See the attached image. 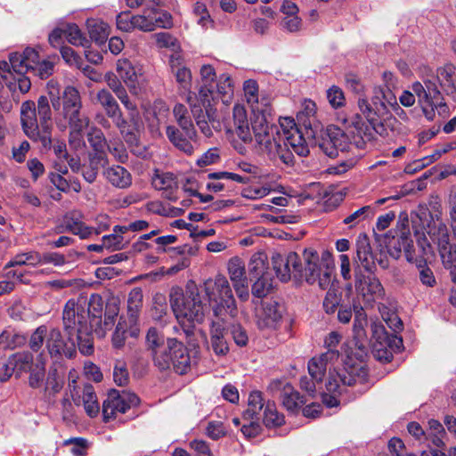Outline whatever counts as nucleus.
I'll return each instance as SVG.
<instances>
[{
	"label": "nucleus",
	"instance_id": "obj_1",
	"mask_svg": "<svg viewBox=\"0 0 456 456\" xmlns=\"http://www.w3.org/2000/svg\"><path fill=\"white\" fill-rule=\"evenodd\" d=\"M243 90L247 102L251 106L254 115L252 127L254 138L258 151L266 155L269 159H281L290 164L292 155L279 143V129L272 123V107L270 99L266 96L258 98V85L256 81L248 79L244 82Z\"/></svg>",
	"mask_w": 456,
	"mask_h": 456
},
{
	"label": "nucleus",
	"instance_id": "obj_2",
	"mask_svg": "<svg viewBox=\"0 0 456 456\" xmlns=\"http://www.w3.org/2000/svg\"><path fill=\"white\" fill-rule=\"evenodd\" d=\"M411 89L416 94L418 103L428 120H434L436 113L445 118L450 109L443 92L456 97V66L446 63L438 67L435 72L423 75L421 81L412 83Z\"/></svg>",
	"mask_w": 456,
	"mask_h": 456
},
{
	"label": "nucleus",
	"instance_id": "obj_3",
	"mask_svg": "<svg viewBox=\"0 0 456 456\" xmlns=\"http://www.w3.org/2000/svg\"><path fill=\"white\" fill-rule=\"evenodd\" d=\"M52 110L49 99L41 95L37 108L33 101H26L20 106V122L25 134L35 142H40L45 149L52 144Z\"/></svg>",
	"mask_w": 456,
	"mask_h": 456
},
{
	"label": "nucleus",
	"instance_id": "obj_4",
	"mask_svg": "<svg viewBox=\"0 0 456 456\" xmlns=\"http://www.w3.org/2000/svg\"><path fill=\"white\" fill-rule=\"evenodd\" d=\"M169 297L175 318L181 325H188L183 331L187 337L191 336L193 333L192 326L205 321L208 313V305L203 303L196 287L188 288L185 294L179 288L172 289Z\"/></svg>",
	"mask_w": 456,
	"mask_h": 456
},
{
	"label": "nucleus",
	"instance_id": "obj_5",
	"mask_svg": "<svg viewBox=\"0 0 456 456\" xmlns=\"http://www.w3.org/2000/svg\"><path fill=\"white\" fill-rule=\"evenodd\" d=\"M300 258L298 281L327 289L331 284L335 269L332 254L326 249L317 251L309 248L303 250Z\"/></svg>",
	"mask_w": 456,
	"mask_h": 456
},
{
	"label": "nucleus",
	"instance_id": "obj_6",
	"mask_svg": "<svg viewBox=\"0 0 456 456\" xmlns=\"http://www.w3.org/2000/svg\"><path fill=\"white\" fill-rule=\"evenodd\" d=\"M79 314H75L74 322H77V339L78 349L83 354L89 355L94 352L93 330L97 332V326L102 322V300L99 295H92L89 302L85 298L70 299Z\"/></svg>",
	"mask_w": 456,
	"mask_h": 456
},
{
	"label": "nucleus",
	"instance_id": "obj_7",
	"mask_svg": "<svg viewBox=\"0 0 456 456\" xmlns=\"http://www.w3.org/2000/svg\"><path fill=\"white\" fill-rule=\"evenodd\" d=\"M411 223L417 244L424 255L431 251V244L427 236L437 247L450 241L449 231L442 218V211L439 208L433 211L421 210L415 218H412Z\"/></svg>",
	"mask_w": 456,
	"mask_h": 456
},
{
	"label": "nucleus",
	"instance_id": "obj_8",
	"mask_svg": "<svg viewBox=\"0 0 456 456\" xmlns=\"http://www.w3.org/2000/svg\"><path fill=\"white\" fill-rule=\"evenodd\" d=\"M75 314H79V309L73 302L65 304L62 313L63 329L66 338H63L59 329L53 328L49 330L46 339V348L49 354L56 359L62 356L72 358L76 354V346H78L77 339V322H74Z\"/></svg>",
	"mask_w": 456,
	"mask_h": 456
},
{
	"label": "nucleus",
	"instance_id": "obj_9",
	"mask_svg": "<svg viewBox=\"0 0 456 456\" xmlns=\"http://www.w3.org/2000/svg\"><path fill=\"white\" fill-rule=\"evenodd\" d=\"M204 290L208 298L213 314L217 318L225 314L235 316L237 306L228 280L224 275H216L204 282Z\"/></svg>",
	"mask_w": 456,
	"mask_h": 456
},
{
	"label": "nucleus",
	"instance_id": "obj_10",
	"mask_svg": "<svg viewBox=\"0 0 456 456\" xmlns=\"http://www.w3.org/2000/svg\"><path fill=\"white\" fill-rule=\"evenodd\" d=\"M358 106L372 127L379 134L382 132L376 128V126L380 123L381 118L387 115L390 109L403 112L397 102L395 94L393 92L385 91L381 86L373 88L370 102L367 99L362 98L358 101Z\"/></svg>",
	"mask_w": 456,
	"mask_h": 456
},
{
	"label": "nucleus",
	"instance_id": "obj_11",
	"mask_svg": "<svg viewBox=\"0 0 456 456\" xmlns=\"http://www.w3.org/2000/svg\"><path fill=\"white\" fill-rule=\"evenodd\" d=\"M152 360L159 370H173L179 375L187 373L191 363L188 349L176 338H167L166 346Z\"/></svg>",
	"mask_w": 456,
	"mask_h": 456
},
{
	"label": "nucleus",
	"instance_id": "obj_12",
	"mask_svg": "<svg viewBox=\"0 0 456 456\" xmlns=\"http://www.w3.org/2000/svg\"><path fill=\"white\" fill-rule=\"evenodd\" d=\"M233 97V83L231 77L222 74L216 84L214 86H201L199 91V101L204 109H207L208 115L218 100L224 104H229Z\"/></svg>",
	"mask_w": 456,
	"mask_h": 456
},
{
	"label": "nucleus",
	"instance_id": "obj_13",
	"mask_svg": "<svg viewBox=\"0 0 456 456\" xmlns=\"http://www.w3.org/2000/svg\"><path fill=\"white\" fill-rule=\"evenodd\" d=\"M355 368L350 366L349 369H344L336 373L330 372L325 383L326 392L322 389L319 393L324 404L331 408L338 403V395H341L346 387L355 384L357 377L354 374Z\"/></svg>",
	"mask_w": 456,
	"mask_h": 456
},
{
	"label": "nucleus",
	"instance_id": "obj_14",
	"mask_svg": "<svg viewBox=\"0 0 456 456\" xmlns=\"http://www.w3.org/2000/svg\"><path fill=\"white\" fill-rule=\"evenodd\" d=\"M354 288L357 298L366 307H372L375 302L385 297V289L380 281L376 276L365 274L357 268H354Z\"/></svg>",
	"mask_w": 456,
	"mask_h": 456
},
{
	"label": "nucleus",
	"instance_id": "obj_15",
	"mask_svg": "<svg viewBox=\"0 0 456 456\" xmlns=\"http://www.w3.org/2000/svg\"><path fill=\"white\" fill-rule=\"evenodd\" d=\"M139 403V398L128 391L119 392L111 389L102 403V416L104 422L116 418L117 413H125L132 406Z\"/></svg>",
	"mask_w": 456,
	"mask_h": 456
},
{
	"label": "nucleus",
	"instance_id": "obj_16",
	"mask_svg": "<svg viewBox=\"0 0 456 456\" xmlns=\"http://www.w3.org/2000/svg\"><path fill=\"white\" fill-rule=\"evenodd\" d=\"M272 264L281 281L287 282L292 277L298 281L301 258L297 253L292 251L287 254L274 253L272 256Z\"/></svg>",
	"mask_w": 456,
	"mask_h": 456
},
{
	"label": "nucleus",
	"instance_id": "obj_17",
	"mask_svg": "<svg viewBox=\"0 0 456 456\" xmlns=\"http://www.w3.org/2000/svg\"><path fill=\"white\" fill-rule=\"evenodd\" d=\"M61 115L67 122L90 120V118L82 112V98L79 91L75 86H66L61 94Z\"/></svg>",
	"mask_w": 456,
	"mask_h": 456
},
{
	"label": "nucleus",
	"instance_id": "obj_18",
	"mask_svg": "<svg viewBox=\"0 0 456 456\" xmlns=\"http://www.w3.org/2000/svg\"><path fill=\"white\" fill-rule=\"evenodd\" d=\"M117 73L130 93L138 95L142 88L143 81L142 69L133 65L127 59L117 61Z\"/></svg>",
	"mask_w": 456,
	"mask_h": 456
},
{
	"label": "nucleus",
	"instance_id": "obj_19",
	"mask_svg": "<svg viewBox=\"0 0 456 456\" xmlns=\"http://www.w3.org/2000/svg\"><path fill=\"white\" fill-rule=\"evenodd\" d=\"M336 359V354L333 352H325L319 356L313 357L308 362V373L312 377L313 379L315 380L317 384H322L323 377L326 374L327 370H329V375L330 372L336 373L337 371H341L346 367L337 368L334 366Z\"/></svg>",
	"mask_w": 456,
	"mask_h": 456
},
{
	"label": "nucleus",
	"instance_id": "obj_20",
	"mask_svg": "<svg viewBox=\"0 0 456 456\" xmlns=\"http://www.w3.org/2000/svg\"><path fill=\"white\" fill-rule=\"evenodd\" d=\"M276 301H263L261 307L256 309V325L260 330H275L281 320V312Z\"/></svg>",
	"mask_w": 456,
	"mask_h": 456
},
{
	"label": "nucleus",
	"instance_id": "obj_21",
	"mask_svg": "<svg viewBox=\"0 0 456 456\" xmlns=\"http://www.w3.org/2000/svg\"><path fill=\"white\" fill-rule=\"evenodd\" d=\"M275 137H279V144L281 147L287 149L292 155V161L290 164H286L281 159H270L276 165L284 164L287 167H292L295 162V158L292 153V151L299 156H306L309 153V149L307 147L305 140L302 133L299 131V129H294L292 133L286 135L285 137H282L281 134H280V133L277 134Z\"/></svg>",
	"mask_w": 456,
	"mask_h": 456
},
{
	"label": "nucleus",
	"instance_id": "obj_22",
	"mask_svg": "<svg viewBox=\"0 0 456 456\" xmlns=\"http://www.w3.org/2000/svg\"><path fill=\"white\" fill-rule=\"evenodd\" d=\"M386 247L393 258L398 259L403 251L408 262L414 261L413 240L409 230L403 229L398 236L389 238Z\"/></svg>",
	"mask_w": 456,
	"mask_h": 456
},
{
	"label": "nucleus",
	"instance_id": "obj_23",
	"mask_svg": "<svg viewBox=\"0 0 456 456\" xmlns=\"http://www.w3.org/2000/svg\"><path fill=\"white\" fill-rule=\"evenodd\" d=\"M33 355L28 352H19L12 354L4 364L2 380H8L16 372L18 375L31 370Z\"/></svg>",
	"mask_w": 456,
	"mask_h": 456
},
{
	"label": "nucleus",
	"instance_id": "obj_24",
	"mask_svg": "<svg viewBox=\"0 0 456 456\" xmlns=\"http://www.w3.org/2000/svg\"><path fill=\"white\" fill-rule=\"evenodd\" d=\"M233 130L235 134L245 143L253 142V127L249 126L244 105L236 103L232 110Z\"/></svg>",
	"mask_w": 456,
	"mask_h": 456
},
{
	"label": "nucleus",
	"instance_id": "obj_25",
	"mask_svg": "<svg viewBox=\"0 0 456 456\" xmlns=\"http://www.w3.org/2000/svg\"><path fill=\"white\" fill-rule=\"evenodd\" d=\"M187 102L189 103L191 114L200 132L206 137H210L213 134V132L208 123L214 121L213 109L210 110V116H208L207 109H205L204 111L202 109L204 107L201 102L191 94L187 97Z\"/></svg>",
	"mask_w": 456,
	"mask_h": 456
},
{
	"label": "nucleus",
	"instance_id": "obj_26",
	"mask_svg": "<svg viewBox=\"0 0 456 456\" xmlns=\"http://www.w3.org/2000/svg\"><path fill=\"white\" fill-rule=\"evenodd\" d=\"M169 68L179 86L184 90H188L191 84V72L185 66L181 53H174L170 55Z\"/></svg>",
	"mask_w": 456,
	"mask_h": 456
},
{
	"label": "nucleus",
	"instance_id": "obj_27",
	"mask_svg": "<svg viewBox=\"0 0 456 456\" xmlns=\"http://www.w3.org/2000/svg\"><path fill=\"white\" fill-rule=\"evenodd\" d=\"M224 322L222 318L211 322L209 330L211 348L218 356H224L229 352V346L224 337Z\"/></svg>",
	"mask_w": 456,
	"mask_h": 456
},
{
	"label": "nucleus",
	"instance_id": "obj_28",
	"mask_svg": "<svg viewBox=\"0 0 456 456\" xmlns=\"http://www.w3.org/2000/svg\"><path fill=\"white\" fill-rule=\"evenodd\" d=\"M115 126L118 128L121 135L127 144L131 147L138 145L137 131L139 126L140 117L136 118V126L124 118L121 110H118L114 116L110 117Z\"/></svg>",
	"mask_w": 456,
	"mask_h": 456
},
{
	"label": "nucleus",
	"instance_id": "obj_29",
	"mask_svg": "<svg viewBox=\"0 0 456 456\" xmlns=\"http://www.w3.org/2000/svg\"><path fill=\"white\" fill-rule=\"evenodd\" d=\"M102 175L108 183L118 189H126L132 184V175L122 166L112 165L103 169Z\"/></svg>",
	"mask_w": 456,
	"mask_h": 456
},
{
	"label": "nucleus",
	"instance_id": "obj_30",
	"mask_svg": "<svg viewBox=\"0 0 456 456\" xmlns=\"http://www.w3.org/2000/svg\"><path fill=\"white\" fill-rule=\"evenodd\" d=\"M37 59V50L34 48H26L22 53H13L10 54L9 69L17 74H24L31 70L32 63Z\"/></svg>",
	"mask_w": 456,
	"mask_h": 456
},
{
	"label": "nucleus",
	"instance_id": "obj_31",
	"mask_svg": "<svg viewBox=\"0 0 456 456\" xmlns=\"http://www.w3.org/2000/svg\"><path fill=\"white\" fill-rule=\"evenodd\" d=\"M356 266L355 268L372 273L375 268L374 256L371 251L370 245L366 236L359 238L356 241Z\"/></svg>",
	"mask_w": 456,
	"mask_h": 456
},
{
	"label": "nucleus",
	"instance_id": "obj_32",
	"mask_svg": "<svg viewBox=\"0 0 456 456\" xmlns=\"http://www.w3.org/2000/svg\"><path fill=\"white\" fill-rule=\"evenodd\" d=\"M63 225L65 228H59V232L69 231L81 239H87L93 235V228L84 224L79 219V214L76 212H69L64 216Z\"/></svg>",
	"mask_w": 456,
	"mask_h": 456
},
{
	"label": "nucleus",
	"instance_id": "obj_33",
	"mask_svg": "<svg viewBox=\"0 0 456 456\" xmlns=\"http://www.w3.org/2000/svg\"><path fill=\"white\" fill-rule=\"evenodd\" d=\"M107 153H88V162L83 166L82 175L89 183H94L98 175L101 167L108 164Z\"/></svg>",
	"mask_w": 456,
	"mask_h": 456
},
{
	"label": "nucleus",
	"instance_id": "obj_34",
	"mask_svg": "<svg viewBox=\"0 0 456 456\" xmlns=\"http://www.w3.org/2000/svg\"><path fill=\"white\" fill-rule=\"evenodd\" d=\"M166 134L172 144L179 151L187 155H191L194 151V147L191 143V139H189L183 132H181L175 126H167L166 128Z\"/></svg>",
	"mask_w": 456,
	"mask_h": 456
},
{
	"label": "nucleus",
	"instance_id": "obj_35",
	"mask_svg": "<svg viewBox=\"0 0 456 456\" xmlns=\"http://www.w3.org/2000/svg\"><path fill=\"white\" fill-rule=\"evenodd\" d=\"M69 127V143L75 150L85 146L84 131L88 127L90 120L67 122Z\"/></svg>",
	"mask_w": 456,
	"mask_h": 456
},
{
	"label": "nucleus",
	"instance_id": "obj_36",
	"mask_svg": "<svg viewBox=\"0 0 456 456\" xmlns=\"http://www.w3.org/2000/svg\"><path fill=\"white\" fill-rule=\"evenodd\" d=\"M121 227L122 225L114 226L112 233L102 237V240L104 242L105 248L121 250L129 244L131 238L126 235V232L118 231Z\"/></svg>",
	"mask_w": 456,
	"mask_h": 456
},
{
	"label": "nucleus",
	"instance_id": "obj_37",
	"mask_svg": "<svg viewBox=\"0 0 456 456\" xmlns=\"http://www.w3.org/2000/svg\"><path fill=\"white\" fill-rule=\"evenodd\" d=\"M158 9L155 7H146L142 14L134 15V29L142 32H151L155 30V14Z\"/></svg>",
	"mask_w": 456,
	"mask_h": 456
},
{
	"label": "nucleus",
	"instance_id": "obj_38",
	"mask_svg": "<svg viewBox=\"0 0 456 456\" xmlns=\"http://www.w3.org/2000/svg\"><path fill=\"white\" fill-rule=\"evenodd\" d=\"M444 268L450 271L451 279L456 281V247L450 241L438 247Z\"/></svg>",
	"mask_w": 456,
	"mask_h": 456
},
{
	"label": "nucleus",
	"instance_id": "obj_39",
	"mask_svg": "<svg viewBox=\"0 0 456 456\" xmlns=\"http://www.w3.org/2000/svg\"><path fill=\"white\" fill-rule=\"evenodd\" d=\"M281 399L283 406L290 411L299 409L305 403L303 397L289 384L282 387Z\"/></svg>",
	"mask_w": 456,
	"mask_h": 456
},
{
	"label": "nucleus",
	"instance_id": "obj_40",
	"mask_svg": "<svg viewBox=\"0 0 456 456\" xmlns=\"http://www.w3.org/2000/svg\"><path fill=\"white\" fill-rule=\"evenodd\" d=\"M142 290L141 288H134L127 297V314L131 322H135L142 307Z\"/></svg>",
	"mask_w": 456,
	"mask_h": 456
},
{
	"label": "nucleus",
	"instance_id": "obj_41",
	"mask_svg": "<svg viewBox=\"0 0 456 456\" xmlns=\"http://www.w3.org/2000/svg\"><path fill=\"white\" fill-rule=\"evenodd\" d=\"M82 401L86 414L94 418L98 415L100 406L92 385H86L83 389Z\"/></svg>",
	"mask_w": 456,
	"mask_h": 456
},
{
	"label": "nucleus",
	"instance_id": "obj_42",
	"mask_svg": "<svg viewBox=\"0 0 456 456\" xmlns=\"http://www.w3.org/2000/svg\"><path fill=\"white\" fill-rule=\"evenodd\" d=\"M96 100L109 118L120 110L118 102L107 89L99 90L96 94Z\"/></svg>",
	"mask_w": 456,
	"mask_h": 456
},
{
	"label": "nucleus",
	"instance_id": "obj_43",
	"mask_svg": "<svg viewBox=\"0 0 456 456\" xmlns=\"http://www.w3.org/2000/svg\"><path fill=\"white\" fill-rule=\"evenodd\" d=\"M248 272L253 277L270 275L267 272V256L264 252L252 255L248 263Z\"/></svg>",
	"mask_w": 456,
	"mask_h": 456
},
{
	"label": "nucleus",
	"instance_id": "obj_44",
	"mask_svg": "<svg viewBox=\"0 0 456 456\" xmlns=\"http://www.w3.org/2000/svg\"><path fill=\"white\" fill-rule=\"evenodd\" d=\"M87 141L94 153H106L108 146L104 134L100 128L92 127L87 133Z\"/></svg>",
	"mask_w": 456,
	"mask_h": 456
},
{
	"label": "nucleus",
	"instance_id": "obj_45",
	"mask_svg": "<svg viewBox=\"0 0 456 456\" xmlns=\"http://www.w3.org/2000/svg\"><path fill=\"white\" fill-rule=\"evenodd\" d=\"M53 146V151L54 155L57 158V160L55 161L54 167L55 169L61 173L62 175H65L68 173V167L65 165V160H68L69 159V153L67 151V145L65 142L63 141H55L53 144H51V147Z\"/></svg>",
	"mask_w": 456,
	"mask_h": 456
},
{
	"label": "nucleus",
	"instance_id": "obj_46",
	"mask_svg": "<svg viewBox=\"0 0 456 456\" xmlns=\"http://www.w3.org/2000/svg\"><path fill=\"white\" fill-rule=\"evenodd\" d=\"M264 399L259 391H253L249 394L248 400V408L243 413V418L253 419L264 408Z\"/></svg>",
	"mask_w": 456,
	"mask_h": 456
},
{
	"label": "nucleus",
	"instance_id": "obj_47",
	"mask_svg": "<svg viewBox=\"0 0 456 456\" xmlns=\"http://www.w3.org/2000/svg\"><path fill=\"white\" fill-rule=\"evenodd\" d=\"M329 134L333 140L334 147L338 151H346L349 149L350 141L347 134L339 127L336 126H330L327 127Z\"/></svg>",
	"mask_w": 456,
	"mask_h": 456
},
{
	"label": "nucleus",
	"instance_id": "obj_48",
	"mask_svg": "<svg viewBox=\"0 0 456 456\" xmlns=\"http://www.w3.org/2000/svg\"><path fill=\"white\" fill-rule=\"evenodd\" d=\"M35 63L31 65V72L38 76L41 79L50 77L54 69L55 62L52 60H41L38 52L37 51V59Z\"/></svg>",
	"mask_w": 456,
	"mask_h": 456
},
{
	"label": "nucleus",
	"instance_id": "obj_49",
	"mask_svg": "<svg viewBox=\"0 0 456 456\" xmlns=\"http://www.w3.org/2000/svg\"><path fill=\"white\" fill-rule=\"evenodd\" d=\"M146 345L153 359L156 353L166 346L164 336L161 335L157 329L151 328L146 335Z\"/></svg>",
	"mask_w": 456,
	"mask_h": 456
},
{
	"label": "nucleus",
	"instance_id": "obj_50",
	"mask_svg": "<svg viewBox=\"0 0 456 456\" xmlns=\"http://www.w3.org/2000/svg\"><path fill=\"white\" fill-rule=\"evenodd\" d=\"M64 37L73 45L86 47L89 40L76 24H69L64 28Z\"/></svg>",
	"mask_w": 456,
	"mask_h": 456
},
{
	"label": "nucleus",
	"instance_id": "obj_51",
	"mask_svg": "<svg viewBox=\"0 0 456 456\" xmlns=\"http://www.w3.org/2000/svg\"><path fill=\"white\" fill-rule=\"evenodd\" d=\"M264 423L266 427H279L283 424L284 417L280 414L273 402H267L264 410Z\"/></svg>",
	"mask_w": 456,
	"mask_h": 456
},
{
	"label": "nucleus",
	"instance_id": "obj_52",
	"mask_svg": "<svg viewBox=\"0 0 456 456\" xmlns=\"http://www.w3.org/2000/svg\"><path fill=\"white\" fill-rule=\"evenodd\" d=\"M228 273L232 284L247 281L245 266L240 258H232L228 263Z\"/></svg>",
	"mask_w": 456,
	"mask_h": 456
},
{
	"label": "nucleus",
	"instance_id": "obj_53",
	"mask_svg": "<svg viewBox=\"0 0 456 456\" xmlns=\"http://www.w3.org/2000/svg\"><path fill=\"white\" fill-rule=\"evenodd\" d=\"M119 313V300L118 297H111L108 299L104 313V330H109L114 323L115 318Z\"/></svg>",
	"mask_w": 456,
	"mask_h": 456
},
{
	"label": "nucleus",
	"instance_id": "obj_54",
	"mask_svg": "<svg viewBox=\"0 0 456 456\" xmlns=\"http://www.w3.org/2000/svg\"><path fill=\"white\" fill-rule=\"evenodd\" d=\"M372 216L371 208L370 206H364L354 213L347 216L343 223L348 225L350 228L356 226L361 222L366 220L369 216Z\"/></svg>",
	"mask_w": 456,
	"mask_h": 456
},
{
	"label": "nucleus",
	"instance_id": "obj_55",
	"mask_svg": "<svg viewBox=\"0 0 456 456\" xmlns=\"http://www.w3.org/2000/svg\"><path fill=\"white\" fill-rule=\"evenodd\" d=\"M108 25L101 20H91L88 22L89 34L95 41H103L108 37Z\"/></svg>",
	"mask_w": 456,
	"mask_h": 456
},
{
	"label": "nucleus",
	"instance_id": "obj_56",
	"mask_svg": "<svg viewBox=\"0 0 456 456\" xmlns=\"http://www.w3.org/2000/svg\"><path fill=\"white\" fill-rule=\"evenodd\" d=\"M155 189L164 191L166 189L178 188L177 182L171 173L156 175L152 180Z\"/></svg>",
	"mask_w": 456,
	"mask_h": 456
},
{
	"label": "nucleus",
	"instance_id": "obj_57",
	"mask_svg": "<svg viewBox=\"0 0 456 456\" xmlns=\"http://www.w3.org/2000/svg\"><path fill=\"white\" fill-rule=\"evenodd\" d=\"M416 265L419 271L421 283L427 287H434L436 284V281L433 271L427 265L426 260L419 259L416 261Z\"/></svg>",
	"mask_w": 456,
	"mask_h": 456
},
{
	"label": "nucleus",
	"instance_id": "obj_58",
	"mask_svg": "<svg viewBox=\"0 0 456 456\" xmlns=\"http://www.w3.org/2000/svg\"><path fill=\"white\" fill-rule=\"evenodd\" d=\"M256 281L252 285V294L254 297L262 298L265 297L272 287L270 275L256 277Z\"/></svg>",
	"mask_w": 456,
	"mask_h": 456
},
{
	"label": "nucleus",
	"instance_id": "obj_59",
	"mask_svg": "<svg viewBox=\"0 0 456 456\" xmlns=\"http://www.w3.org/2000/svg\"><path fill=\"white\" fill-rule=\"evenodd\" d=\"M116 96L129 112L130 121L134 123V126H136V118H139L137 105L134 102H133L130 99L126 89H125L124 91H122V93H119Z\"/></svg>",
	"mask_w": 456,
	"mask_h": 456
},
{
	"label": "nucleus",
	"instance_id": "obj_60",
	"mask_svg": "<svg viewBox=\"0 0 456 456\" xmlns=\"http://www.w3.org/2000/svg\"><path fill=\"white\" fill-rule=\"evenodd\" d=\"M62 387L63 379L59 375L57 370H49L45 382V390L50 394L55 395L61 390Z\"/></svg>",
	"mask_w": 456,
	"mask_h": 456
},
{
	"label": "nucleus",
	"instance_id": "obj_61",
	"mask_svg": "<svg viewBox=\"0 0 456 456\" xmlns=\"http://www.w3.org/2000/svg\"><path fill=\"white\" fill-rule=\"evenodd\" d=\"M367 325V316L362 307H355V317L354 321V333L357 338L365 336L364 328Z\"/></svg>",
	"mask_w": 456,
	"mask_h": 456
},
{
	"label": "nucleus",
	"instance_id": "obj_62",
	"mask_svg": "<svg viewBox=\"0 0 456 456\" xmlns=\"http://www.w3.org/2000/svg\"><path fill=\"white\" fill-rule=\"evenodd\" d=\"M49 330L46 326L41 325L39 326L31 335L29 339V346L33 351H38L43 344L45 339H47Z\"/></svg>",
	"mask_w": 456,
	"mask_h": 456
},
{
	"label": "nucleus",
	"instance_id": "obj_63",
	"mask_svg": "<svg viewBox=\"0 0 456 456\" xmlns=\"http://www.w3.org/2000/svg\"><path fill=\"white\" fill-rule=\"evenodd\" d=\"M428 428L430 435L433 436V444L437 447L444 445L443 437L445 431L443 425L438 420L432 419L428 420Z\"/></svg>",
	"mask_w": 456,
	"mask_h": 456
},
{
	"label": "nucleus",
	"instance_id": "obj_64",
	"mask_svg": "<svg viewBox=\"0 0 456 456\" xmlns=\"http://www.w3.org/2000/svg\"><path fill=\"white\" fill-rule=\"evenodd\" d=\"M114 382L120 387L126 386L129 381V373L125 362L118 361L113 370Z\"/></svg>",
	"mask_w": 456,
	"mask_h": 456
}]
</instances>
